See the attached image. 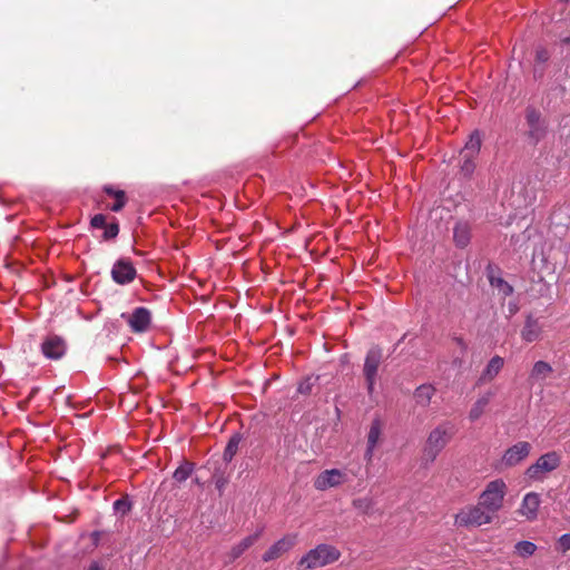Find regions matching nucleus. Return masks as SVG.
I'll return each instance as SVG.
<instances>
[{
	"mask_svg": "<svg viewBox=\"0 0 570 570\" xmlns=\"http://www.w3.org/2000/svg\"><path fill=\"white\" fill-rule=\"evenodd\" d=\"M462 164H461V173L465 177H471V175L474 173L475 164L474 159L475 157H469L468 155H461Z\"/></svg>",
	"mask_w": 570,
	"mask_h": 570,
	"instance_id": "cd10ccee",
	"label": "nucleus"
},
{
	"mask_svg": "<svg viewBox=\"0 0 570 570\" xmlns=\"http://www.w3.org/2000/svg\"><path fill=\"white\" fill-rule=\"evenodd\" d=\"M455 434V426L451 421L438 424L428 435L423 449L424 458L433 462Z\"/></svg>",
	"mask_w": 570,
	"mask_h": 570,
	"instance_id": "f257e3e1",
	"label": "nucleus"
},
{
	"mask_svg": "<svg viewBox=\"0 0 570 570\" xmlns=\"http://www.w3.org/2000/svg\"><path fill=\"white\" fill-rule=\"evenodd\" d=\"M559 548L562 552L570 550V533L562 534L558 540Z\"/></svg>",
	"mask_w": 570,
	"mask_h": 570,
	"instance_id": "72a5a7b5",
	"label": "nucleus"
},
{
	"mask_svg": "<svg viewBox=\"0 0 570 570\" xmlns=\"http://www.w3.org/2000/svg\"><path fill=\"white\" fill-rule=\"evenodd\" d=\"M353 507L362 513H368L373 508V500L368 497L354 499Z\"/></svg>",
	"mask_w": 570,
	"mask_h": 570,
	"instance_id": "c85d7f7f",
	"label": "nucleus"
},
{
	"mask_svg": "<svg viewBox=\"0 0 570 570\" xmlns=\"http://www.w3.org/2000/svg\"><path fill=\"white\" fill-rule=\"evenodd\" d=\"M382 433V422L379 417H375L370 426V431L367 434V444L371 446H376Z\"/></svg>",
	"mask_w": 570,
	"mask_h": 570,
	"instance_id": "393cba45",
	"label": "nucleus"
},
{
	"mask_svg": "<svg viewBox=\"0 0 570 570\" xmlns=\"http://www.w3.org/2000/svg\"><path fill=\"white\" fill-rule=\"evenodd\" d=\"M507 493V484L502 479H495L490 481L485 489L482 491L479 498V502L492 515L497 513L503 507V500Z\"/></svg>",
	"mask_w": 570,
	"mask_h": 570,
	"instance_id": "7ed1b4c3",
	"label": "nucleus"
},
{
	"mask_svg": "<svg viewBox=\"0 0 570 570\" xmlns=\"http://www.w3.org/2000/svg\"><path fill=\"white\" fill-rule=\"evenodd\" d=\"M494 395V391L488 390L475 400V402L473 403L469 411V420L471 422L478 421L484 414L488 405L490 404Z\"/></svg>",
	"mask_w": 570,
	"mask_h": 570,
	"instance_id": "dca6fc26",
	"label": "nucleus"
},
{
	"mask_svg": "<svg viewBox=\"0 0 570 570\" xmlns=\"http://www.w3.org/2000/svg\"><path fill=\"white\" fill-rule=\"evenodd\" d=\"M525 121L528 125V139L531 144L537 145L547 136V122L542 118L541 112L532 106L525 109Z\"/></svg>",
	"mask_w": 570,
	"mask_h": 570,
	"instance_id": "0eeeda50",
	"label": "nucleus"
},
{
	"mask_svg": "<svg viewBox=\"0 0 570 570\" xmlns=\"http://www.w3.org/2000/svg\"><path fill=\"white\" fill-rule=\"evenodd\" d=\"M240 441H242V435L238 433H235L229 439V441L224 450V453H223V460L226 463H229L233 460V458L235 456V454L237 453Z\"/></svg>",
	"mask_w": 570,
	"mask_h": 570,
	"instance_id": "5701e85b",
	"label": "nucleus"
},
{
	"mask_svg": "<svg viewBox=\"0 0 570 570\" xmlns=\"http://www.w3.org/2000/svg\"><path fill=\"white\" fill-rule=\"evenodd\" d=\"M543 326L532 313L525 315L524 325L520 332L521 340L525 343H534L542 338Z\"/></svg>",
	"mask_w": 570,
	"mask_h": 570,
	"instance_id": "9b49d317",
	"label": "nucleus"
},
{
	"mask_svg": "<svg viewBox=\"0 0 570 570\" xmlns=\"http://www.w3.org/2000/svg\"><path fill=\"white\" fill-rule=\"evenodd\" d=\"M41 351L47 358L59 360L66 353V343L59 336H50L42 342Z\"/></svg>",
	"mask_w": 570,
	"mask_h": 570,
	"instance_id": "ddd939ff",
	"label": "nucleus"
},
{
	"mask_svg": "<svg viewBox=\"0 0 570 570\" xmlns=\"http://www.w3.org/2000/svg\"><path fill=\"white\" fill-rule=\"evenodd\" d=\"M195 465L188 461H183L179 466L174 471L173 479L178 482H185L193 473Z\"/></svg>",
	"mask_w": 570,
	"mask_h": 570,
	"instance_id": "b1692460",
	"label": "nucleus"
},
{
	"mask_svg": "<svg viewBox=\"0 0 570 570\" xmlns=\"http://www.w3.org/2000/svg\"><path fill=\"white\" fill-rule=\"evenodd\" d=\"M453 240L460 248H464L471 240V226L466 222H458L453 228Z\"/></svg>",
	"mask_w": 570,
	"mask_h": 570,
	"instance_id": "a211bd4d",
	"label": "nucleus"
},
{
	"mask_svg": "<svg viewBox=\"0 0 570 570\" xmlns=\"http://www.w3.org/2000/svg\"><path fill=\"white\" fill-rule=\"evenodd\" d=\"M104 190L109 196H114L115 197V193H118L119 189H115L112 186H105Z\"/></svg>",
	"mask_w": 570,
	"mask_h": 570,
	"instance_id": "4c0bfd02",
	"label": "nucleus"
},
{
	"mask_svg": "<svg viewBox=\"0 0 570 570\" xmlns=\"http://www.w3.org/2000/svg\"><path fill=\"white\" fill-rule=\"evenodd\" d=\"M115 198H116V202L112 204L110 209L115 213H118L125 207L126 202H127L125 191L118 190V193H115Z\"/></svg>",
	"mask_w": 570,
	"mask_h": 570,
	"instance_id": "7c9ffc66",
	"label": "nucleus"
},
{
	"mask_svg": "<svg viewBox=\"0 0 570 570\" xmlns=\"http://www.w3.org/2000/svg\"><path fill=\"white\" fill-rule=\"evenodd\" d=\"M561 465V455L557 451H550L540 455L537 461L529 465L524 472L531 481H543L548 473L553 472Z\"/></svg>",
	"mask_w": 570,
	"mask_h": 570,
	"instance_id": "20e7f679",
	"label": "nucleus"
},
{
	"mask_svg": "<svg viewBox=\"0 0 570 570\" xmlns=\"http://www.w3.org/2000/svg\"><path fill=\"white\" fill-rule=\"evenodd\" d=\"M263 529H258L255 533L247 535L230 550L232 560L239 558L248 548H250L262 535Z\"/></svg>",
	"mask_w": 570,
	"mask_h": 570,
	"instance_id": "6ab92c4d",
	"label": "nucleus"
},
{
	"mask_svg": "<svg viewBox=\"0 0 570 570\" xmlns=\"http://www.w3.org/2000/svg\"><path fill=\"white\" fill-rule=\"evenodd\" d=\"M482 138L479 130H474L470 136L460 155H468L469 157H476L480 153Z\"/></svg>",
	"mask_w": 570,
	"mask_h": 570,
	"instance_id": "aec40b11",
	"label": "nucleus"
},
{
	"mask_svg": "<svg viewBox=\"0 0 570 570\" xmlns=\"http://www.w3.org/2000/svg\"><path fill=\"white\" fill-rule=\"evenodd\" d=\"M531 451V445L529 442L520 441L512 446H510L502 456V462L507 466H514L522 462Z\"/></svg>",
	"mask_w": 570,
	"mask_h": 570,
	"instance_id": "f8f14e48",
	"label": "nucleus"
},
{
	"mask_svg": "<svg viewBox=\"0 0 570 570\" xmlns=\"http://www.w3.org/2000/svg\"><path fill=\"white\" fill-rule=\"evenodd\" d=\"M494 515L490 513L480 502L466 507L455 514L454 523L459 527H481L491 523Z\"/></svg>",
	"mask_w": 570,
	"mask_h": 570,
	"instance_id": "39448f33",
	"label": "nucleus"
},
{
	"mask_svg": "<svg viewBox=\"0 0 570 570\" xmlns=\"http://www.w3.org/2000/svg\"><path fill=\"white\" fill-rule=\"evenodd\" d=\"M514 548L517 553L523 558L532 556L537 550V546L533 542L527 540L519 541Z\"/></svg>",
	"mask_w": 570,
	"mask_h": 570,
	"instance_id": "bb28decb",
	"label": "nucleus"
},
{
	"mask_svg": "<svg viewBox=\"0 0 570 570\" xmlns=\"http://www.w3.org/2000/svg\"><path fill=\"white\" fill-rule=\"evenodd\" d=\"M566 41L570 43V38H567Z\"/></svg>",
	"mask_w": 570,
	"mask_h": 570,
	"instance_id": "37998d69",
	"label": "nucleus"
},
{
	"mask_svg": "<svg viewBox=\"0 0 570 570\" xmlns=\"http://www.w3.org/2000/svg\"><path fill=\"white\" fill-rule=\"evenodd\" d=\"M553 372L552 366L546 361H537L530 371V379L543 381Z\"/></svg>",
	"mask_w": 570,
	"mask_h": 570,
	"instance_id": "4be33fe9",
	"label": "nucleus"
},
{
	"mask_svg": "<svg viewBox=\"0 0 570 570\" xmlns=\"http://www.w3.org/2000/svg\"><path fill=\"white\" fill-rule=\"evenodd\" d=\"M550 58V55L547 49L539 48L535 52V61L539 63H546Z\"/></svg>",
	"mask_w": 570,
	"mask_h": 570,
	"instance_id": "f704fd0d",
	"label": "nucleus"
},
{
	"mask_svg": "<svg viewBox=\"0 0 570 570\" xmlns=\"http://www.w3.org/2000/svg\"><path fill=\"white\" fill-rule=\"evenodd\" d=\"M435 393V389L431 384H422L414 391V400L417 405L426 407Z\"/></svg>",
	"mask_w": 570,
	"mask_h": 570,
	"instance_id": "412c9836",
	"label": "nucleus"
},
{
	"mask_svg": "<svg viewBox=\"0 0 570 570\" xmlns=\"http://www.w3.org/2000/svg\"><path fill=\"white\" fill-rule=\"evenodd\" d=\"M357 473H358V470L357 471H351V474L354 475V476H356Z\"/></svg>",
	"mask_w": 570,
	"mask_h": 570,
	"instance_id": "79ce46f5",
	"label": "nucleus"
},
{
	"mask_svg": "<svg viewBox=\"0 0 570 570\" xmlns=\"http://www.w3.org/2000/svg\"><path fill=\"white\" fill-rule=\"evenodd\" d=\"M504 365L503 357L495 355L493 356L482 371L481 375L479 376L476 384L481 385L488 382H491L502 370Z\"/></svg>",
	"mask_w": 570,
	"mask_h": 570,
	"instance_id": "f3484780",
	"label": "nucleus"
},
{
	"mask_svg": "<svg viewBox=\"0 0 570 570\" xmlns=\"http://www.w3.org/2000/svg\"><path fill=\"white\" fill-rule=\"evenodd\" d=\"M88 570H102L98 562H92Z\"/></svg>",
	"mask_w": 570,
	"mask_h": 570,
	"instance_id": "ea45409f",
	"label": "nucleus"
},
{
	"mask_svg": "<svg viewBox=\"0 0 570 570\" xmlns=\"http://www.w3.org/2000/svg\"><path fill=\"white\" fill-rule=\"evenodd\" d=\"M350 481L348 473L341 469H328L321 472L314 479V488L318 491H326L340 487Z\"/></svg>",
	"mask_w": 570,
	"mask_h": 570,
	"instance_id": "6e6552de",
	"label": "nucleus"
},
{
	"mask_svg": "<svg viewBox=\"0 0 570 570\" xmlns=\"http://www.w3.org/2000/svg\"><path fill=\"white\" fill-rule=\"evenodd\" d=\"M104 233L101 235V240L109 242L115 239L119 234V224L116 218H112V222L107 223V225L102 228Z\"/></svg>",
	"mask_w": 570,
	"mask_h": 570,
	"instance_id": "a878e982",
	"label": "nucleus"
},
{
	"mask_svg": "<svg viewBox=\"0 0 570 570\" xmlns=\"http://www.w3.org/2000/svg\"><path fill=\"white\" fill-rule=\"evenodd\" d=\"M490 283L492 286L499 288L505 296H509L513 293L512 286L501 277L492 276L490 277Z\"/></svg>",
	"mask_w": 570,
	"mask_h": 570,
	"instance_id": "c756f323",
	"label": "nucleus"
},
{
	"mask_svg": "<svg viewBox=\"0 0 570 570\" xmlns=\"http://www.w3.org/2000/svg\"><path fill=\"white\" fill-rule=\"evenodd\" d=\"M540 503V495L535 492H529L522 499V502L519 508V513L523 515L527 520L533 521L538 517Z\"/></svg>",
	"mask_w": 570,
	"mask_h": 570,
	"instance_id": "4468645a",
	"label": "nucleus"
},
{
	"mask_svg": "<svg viewBox=\"0 0 570 570\" xmlns=\"http://www.w3.org/2000/svg\"><path fill=\"white\" fill-rule=\"evenodd\" d=\"M106 225L107 217L104 214H96L90 220V226L95 229H102Z\"/></svg>",
	"mask_w": 570,
	"mask_h": 570,
	"instance_id": "2f4dec72",
	"label": "nucleus"
},
{
	"mask_svg": "<svg viewBox=\"0 0 570 570\" xmlns=\"http://www.w3.org/2000/svg\"><path fill=\"white\" fill-rule=\"evenodd\" d=\"M296 542V535H286L278 541H276L269 549L263 554V561L268 562L272 561L283 553L291 550Z\"/></svg>",
	"mask_w": 570,
	"mask_h": 570,
	"instance_id": "2eb2a0df",
	"label": "nucleus"
},
{
	"mask_svg": "<svg viewBox=\"0 0 570 570\" xmlns=\"http://www.w3.org/2000/svg\"><path fill=\"white\" fill-rule=\"evenodd\" d=\"M137 276V271L128 258L116 261L111 268V278L119 285L131 283Z\"/></svg>",
	"mask_w": 570,
	"mask_h": 570,
	"instance_id": "1a4fd4ad",
	"label": "nucleus"
},
{
	"mask_svg": "<svg viewBox=\"0 0 570 570\" xmlns=\"http://www.w3.org/2000/svg\"><path fill=\"white\" fill-rule=\"evenodd\" d=\"M131 508V504L126 499H118L114 502V509L122 514L127 513Z\"/></svg>",
	"mask_w": 570,
	"mask_h": 570,
	"instance_id": "473e14b6",
	"label": "nucleus"
},
{
	"mask_svg": "<svg viewBox=\"0 0 570 570\" xmlns=\"http://www.w3.org/2000/svg\"><path fill=\"white\" fill-rule=\"evenodd\" d=\"M214 482L218 491H223L227 484V480L223 476V474H214Z\"/></svg>",
	"mask_w": 570,
	"mask_h": 570,
	"instance_id": "c9c22d12",
	"label": "nucleus"
},
{
	"mask_svg": "<svg viewBox=\"0 0 570 570\" xmlns=\"http://www.w3.org/2000/svg\"><path fill=\"white\" fill-rule=\"evenodd\" d=\"M376 446H371V444H367L366 445V451H365V459L367 461H371L372 460V456H373V453H374V450H375Z\"/></svg>",
	"mask_w": 570,
	"mask_h": 570,
	"instance_id": "e433bc0d",
	"label": "nucleus"
},
{
	"mask_svg": "<svg viewBox=\"0 0 570 570\" xmlns=\"http://www.w3.org/2000/svg\"><path fill=\"white\" fill-rule=\"evenodd\" d=\"M309 391V386L308 385H305V384H299L298 386V392L301 393H307Z\"/></svg>",
	"mask_w": 570,
	"mask_h": 570,
	"instance_id": "58836bf2",
	"label": "nucleus"
},
{
	"mask_svg": "<svg viewBox=\"0 0 570 570\" xmlns=\"http://www.w3.org/2000/svg\"><path fill=\"white\" fill-rule=\"evenodd\" d=\"M341 557L340 551L330 544L321 543L311 549L298 561V569H315L325 567L337 561Z\"/></svg>",
	"mask_w": 570,
	"mask_h": 570,
	"instance_id": "f03ea898",
	"label": "nucleus"
},
{
	"mask_svg": "<svg viewBox=\"0 0 570 570\" xmlns=\"http://www.w3.org/2000/svg\"><path fill=\"white\" fill-rule=\"evenodd\" d=\"M122 318H126L129 327L135 333H144L148 330L151 322V313L146 307H136L130 315L122 313Z\"/></svg>",
	"mask_w": 570,
	"mask_h": 570,
	"instance_id": "9d476101",
	"label": "nucleus"
},
{
	"mask_svg": "<svg viewBox=\"0 0 570 570\" xmlns=\"http://www.w3.org/2000/svg\"><path fill=\"white\" fill-rule=\"evenodd\" d=\"M543 76V69L538 70V68H534V77L541 78Z\"/></svg>",
	"mask_w": 570,
	"mask_h": 570,
	"instance_id": "a19ab883",
	"label": "nucleus"
},
{
	"mask_svg": "<svg viewBox=\"0 0 570 570\" xmlns=\"http://www.w3.org/2000/svg\"><path fill=\"white\" fill-rule=\"evenodd\" d=\"M383 353L379 346L371 347L364 360L363 374L366 381L368 395L374 393V386L377 379L379 366L382 362Z\"/></svg>",
	"mask_w": 570,
	"mask_h": 570,
	"instance_id": "423d86ee",
	"label": "nucleus"
}]
</instances>
